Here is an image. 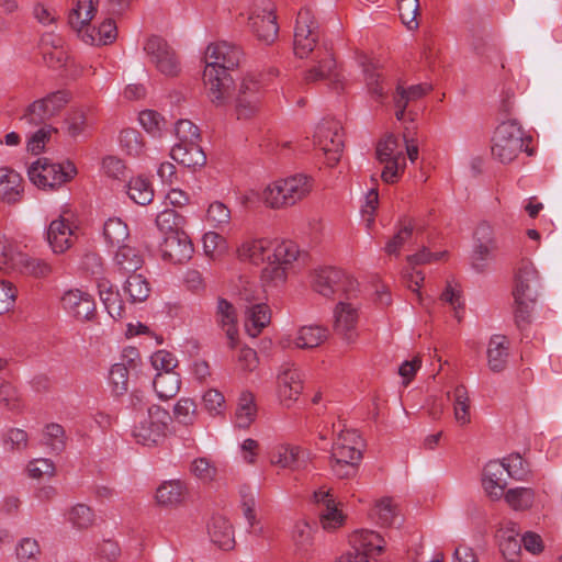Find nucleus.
Wrapping results in <instances>:
<instances>
[{
    "label": "nucleus",
    "instance_id": "e433bc0d",
    "mask_svg": "<svg viewBox=\"0 0 562 562\" xmlns=\"http://www.w3.org/2000/svg\"><path fill=\"white\" fill-rule=\"evenodd\" d=\"M16 260L18 265L15 266V273L44 278L52 272L49 263L38 258H32L24 252H21Z\"/></svg>",
    "mask_w": 562,
    "mask_h": 562
},
{
    "label": "nucleus",
    "instance_id": "4468645a",
    "mask_svg": "<svg viewBox=\"0 0 562 562\" xmlns=\"http://www.w3.org/2000/svg\"><path fill=\"white\" fill-rule=\"evenodd\" d=\"M144 50L149 56L150 61L156 66L157 70L162 75L176 77L180 74V61L175 50L162 37L156 35L150 36L144 45Z\"/></svg>",
    "mask_w": 562,
    "mask_h": 562
},
{
    "label": "nucleus",
    "instance_id": "393cba45",
    "mask_svg": "<svg viewBox=\"0 0 562 562\" xmlns=\"http://www.w3.org/2000/svg\"><path fill=\"white\" fill-rule=\"evenodd\" d=\"M82 41L87 44H110L117 35L115 22L111 19L104 20L98 29L90 27L89 22L81 30H76Z\"/></svg>",
    "mask_w": 562,
    "mask_h": 562
},
{
    "label": "nucleus",
    "instance_id": "7c9ffc66",
    "mask_svg": "<svg viewBox=\"0 0 562 562\" xmlns=\"http://www.w3.org/2000/svg\"><path fill=\"white\" fill-rule=\"evenodd\" d=\"M271 463L284 469L299 470L306 463L304 451L299 446H280L273 451Z\"/></svg>",
    "mask_w": 562,
    "mask_h": 562
},
{
    "label": "nucleus",
    "instance_id": "49530a36",
    "mask_svg": "<svg viewBox=\"0 0 562 562\" xmlns=\"http://www.w3.org/2000/svg\"><path fill=\"white\" fill-rule=\"evenodd\" d=\"M504 498L514 510H527L535 502V492L529 487L509 488Z\"/></svg>",
    "mask_w": 562,
    "mask_h": 562
},
{
    "label": "nucleus",
    "instance_id": "a211bd4d",
    "mask_svg": "<svg viewBox=\"0 0 562 562\" xmlns=\"http://www.w3.org/2000/svg\"><path fill=\"white\" fill-rule=\"evenodd\" d=\"M313 501L318 508L319 521L325 530H334L342 525L345 516L337 508L330 491L323 487L315 491Z\"/></svg>",
    "mask_w": 562,
    "mask_h": 562
},
{
    "label": "nucleus",
    "instance_id": "864d4df0",
    "mask_svg": "<svg viewBox=\"0 0 562 562\" xmlns=\"http://www.w3.org/2000/svg\"><path fill=\"white\" fill-rule=\"evenodd\" d=\"M415 226L412 221H403L398 232L390 239L384 248L389 255H398L401 247L412 237Z\"/></svg>",
    "mask_w": 562,
    "mask_h": 562
},
{
    "label": "nucleus",
    "instance_id": "473e14b6",
    "mask_svg": "<svg viewBox=\"0 0 562 562\" xmlns=\"http://www.w3.org/2000/svg\"><path fill=\"white\" fill-rule=\"evenodd\" d=\"M246 329L252 337L259 335L263 327L270 323V308L265 303H256L246 307Z\"/></svg>",
    "mask_w": 562,
    "mask_h": 562
},
{
    "label": "nucleus",
    "instance_id": "338daca9",
    "mask_svg": "<svg viewBox=\"0 0 562 562\" xmlns=\"http://www.w3.org/2000/svg\"><path fill=\"white\" fill-rule=\"evenodd\" d=\"M45 443L55 452H61L65 449V430L58 424H49L44 432Z\"/></svg>",
    "mask_w": 562,
    "mask_h": 562
},
{
    "label": "nucleus",
    "instance_id": "f03ea898",
    "mask_svg": "<svg viewBox=\"0 0 562 562\" xmlns=\"http://www.w3.org/2000/svg\"><path fill=\"white\" fill-rule=\"evenodd\" d=\"M238 256L241 260L259 265L267 261L261 271V281L265 285L278 286L286 279L289 266L299 256L297 246L292 241L273 244L266 238L249 239L238 248Z\"/></svg>",
    "mask_w": 562,
    "mask_h": 562
},
{
    "label": "nucleus",
    "instance_id": "423d86ee",
    "mask_svg": "<svg viewBox=\"0 0 562 562\" xmlns=\"http://www.w3.org/2000/svg\"><path fill=\"white\" fill-rule=\"evenodd\" d=\"M359 436L355 430L341 431L334 442L330 456V468L339 479L356 475L362 453L358 448Z\"/></svg>",
    "mask_w": 562,
    "mask_h": 562
},
{
    "label": "nucleus",
    "instance_id": "dca6fc26",
    "mask_svg": "<svg viewBox=\"0 0 562 562\" xmlns=\"http://www.w3.org/2000/svg\"><path fill=\"white\" fill-rule=\"evenodd\" d=\"M303 390V379L294 363L286 362L281 366L278 373V393L282 404L290 407Z\"/></svg>",
    "mask_w": 562,
    "mask_h": 562
},
{
    "label": "nucleus",
    "instance_id": "6ab92c4d",
    "mask_svg": "<svg viewBox=\"0 0 562 562\" xmlns=\"http://www.w3.org/2000/svg\"><path fill=\"white\" fill-rule=\"evenodd\" d=\"M64 308L79 321H90L95 314V303L89 293L80 290H69L63 297Z\"/></svg>",
    "mask_w": 562,
    "mask_h": 562
},
{
    "label": "nucleus",
    "instance_id": "0eeeda50",
    "mask_svg": "<svg viewBox=\"0 0 562 562\" xmlns=\"http://www.w3.org/2000/svg\"><path fill=\"white\" fill-rule=\"evenodd\" d=\"M530 140L515 121L503 122L494 133L492 155L503 164L513 161L524 148L530 156L532 151L528 150V145L525 146Z\"/></svg>",
    "mask_w": 562,
    "mask_h": 562
},
{
    "label": "nucleus",
    "instance_id": "2eb2a0df",
    "mask_svg": "<svg viewBox=\"0 0 562 562\" xmlns=\"http://www.w3.org/2000/svg\"><path fill=\"white\" fill-rule=\"evenodd\" d=\"M496 249L497 245L492 226L485 222L479 224L473 234L472 268L477 272H483Z\"/></svg>",
    "mask_w": 562,
    "mask_h": 562
},
{
    "label": "nucleus",
    "instance_id": "3c124183",
    "mask_svg": "<svg viewBox=\"0 0 562 562\" xmlns=\"http://www.w3.org/2000/svg\"><path fill=\"white\" fill-rule=\"evenodd\" d=\"M21 255L9 240L0 238V271L13 273L18 265V256Z\"/></svg>",
    "mask_w": 562,
    "mask_h": 562
},
{
    "label": "nucleus",
    "instance_id": "f8f14e48",
    "mask_svg": "<svg viewBox=\"0 0 562 562\" xmlns=\"http://www.w3.org/2000/svg\"><path fill=\"white\" fill-rule=\"evenodd\" d=\"M315 144L324 151L327 165L334 167L339 160L344 148L342 127L334 119L323 120L314 134Z\"/></svg>",
    "mask_w": 562,
    "mask_h": 562
},
{
    "label": "nucleus",
    "instance_id": "b1692460",
    "mask_svg": "<svg viewBox=\"0 0 562 562\" xmlns=\"http://www.w3.org/2000/svg\"><path fill=\"white\" fill-rule=\"evenodd\" d=\"M211 541L222 550H232L235 546L233 526L227 518L216 515L207 525Z\"/></svg>",
    "mask_w": 562,
    "mask_h": 562
},
{
    "label": "nucleus",
    "instance_id": "4c0bfd02",
    "mask_svg": "<svg viewBox=\"0 0 562 562\" xmlns=\"http://www.w3.org/2000/svg\"><path fill=\"white\" fill-rule=\"evenodd\" d=\"M124 292L132 303L144 302L150 293V284L143 273L128 274L124 283Z\"/></svg>",
    "mask_w": 562,
    "mask_h": 562
},
{
    "label": "nucleus",
    "instance_id": "bf43d9fd",
    "mask_svg": "<svg viewBox=\"0 0 562 562\" xmlns=\"http://www.w3.org/2000/svg\"><path fill=\"white\" fill-rule=\"evenodd\" d=\"M16 558L20 562H38L41 548L33 538H23L16 546Z\"/></svg>",
    "mask_w": 562,
    "mask_h": 562
},
{
    "label": "nucleus",
    "instance_id": "09e8293b",
    "mask_svg": "<svg viewBox=\"0 0 562 562\" xmlns=\"http://www.w3.org/2000/svg\"><path fill=\"white\" fill-rule=\"evenodd\" d=\"M454 418L461 425L470 423V398L464 385H458L453 391Z\"/></svg>",
    "mask_w": 562,
    "mask_h": 562
},
{
    "label": "nucleus",
    "instance_id": "c85d7f7f",
    "mask_svg": "<svg viewBox=\"0 0 562 562\" xmlns=\"http://www.w3.org/2000/svg\"><path fill=\"white\" fill-rule=\"evenodd\" d=\"M508 340L505 336L494 335L488 342L487 363L493 372H502L508 360Z\"/></svg>",
    "mask_w": 562,
    "mask_h": 562
},
{
    "label": "nucleus",
    "instance_id": "8fccbe9b",
    "mask_svg": "<svg viewBox=\"0 0 562 562\" xmlns=\"http://www.w3.org/2000/svg\"><path fill=\"white\" fill-rule=\"evenodd\" d=\"M502 462L507 474L514 480H526L530 473L528 463L519 453L510 454L507 458H504Z\"/></svg>",
    "mask_w": 562,
    "mask_h": 562
},
{
    "label": "nucleus",
    "instance_id": "c03bdc74",
    "mask_svg": "<svg viewBox=\"0 0 562 562\" xmlns=\"http://www.w3.org/2000/svg\"><path fill=\"white\" fill-rule=\"evenodd\" d=\"M398 138L393 135H386L376 146V158L381 164H390V160H405L403 151L398 150Z\"/></svg>",
    "mask_w": 562,
    "mask_h": 562
},
{
    "label": "nucleus",
    "instance_id": "412c9836",
    "mask_svg": "<svg viewBox=\"0 0 562 562\" xmlns=\"http://www.w3.org/2000/svg\"><path fill=\"white\" fill-rule=\"evenodd\" d=\"M47 241L55 254H63L75 241V231L64 217L50 222L46 232Z\"/></svg>",
    "mask_w": 562,
    "mask_h": 562
},
{
    "label": "nucleus",
    "instance_id": "680f3d73",
    "mask_svg": "<svg viewBox=\"0 0 562 562\" xmlns=\"http://www.w3.org/2000/svg\"><path fill=\"white\" fill-rule=\"evenodd\" d=\"M3 446L10 451H22L27 447L29 436L20 428H10L2 436Z\"/></svg>",
    "mask_w": 562,
    "mask_h": 562
},
{
    "label": "nucleus",
    "instance_id": "a19ab883",
    "mask_svg": "<svg viewBox=\"0 0 562 562\" xmlns=\"http://www.w3.org/2000/svg\"><path fill=\"white\" fill-rule=\"evenodd\" d=\"M186 224V217L171 209L164 210L156 217V225L165 236L184 232Z\"/></svg>",
    "mask_w": 562,
    "mask_h": 562
},
{
    "label": "nucleus",
    "instance_id": "f704fd0d",
    "mask_svg": "<svg viewBox=\"0 0 562 562\" xmlns=\"http://www.w3.org/2000/svg\"><path fill=\"white\" fill-rule=\"evenodd\" d=\"M180 376L176 372H158L153 382V386L161 400L175 397L180 390Z\"/></svg>",
    "mask_w": 562,
    "mask_h": 562
},
{
    "label": "nucleus",
    "instance_id": "aec40b11",
    "mask_svg": "<svg viewBox=\"0 0 562 562\" xmlns=\"http://www.w3.org/2000/svg\"><path fill=\"white\" fill-rule=\"evenodd\" d=\"M519 531L520 529L516 522L506 521L496 533L499 551L508 562H516L520 557L521 539H518Z\"/></svg>",
    "mask_w": 562,
    "mask_h": 562
},
{
    "label": "nucleus",
    "instance_id": "f3484780",
    "mask_svg": "<svg viewBox=\"0 0 562 562\" xmlns=\"http://www.w3.org/2000/svg\"><path fill=\"white\" fill-rule=\"evenodd\" d=\"M193 245L186 232L165 236L160 244L161 258L171 263H183L193 254Z\"/></svg>",
    "mask_w": 562,
    "mask_h": 562
},
{
    "label": "nucleus",
    "instance_id": "72a5a7b5",
    "mask_svg": "<svg viewBox=\"0 0 562 562\" xmlns=\"http://www.w3.org/2000/svg\"><path fill=\"white\" fill-rule=\"evenodd\" d=\"M328 337V330L322 326H302L295 337L294 344L300 349L318 347Z\"/></svg>",
    "mask_w": 562,
    "mask_h": 562
},
{
    "label": "nucleus",
    "instance_id": "0e129e2a",
    "mask_svg": "<svg viewBox=\"0 0 562 562\" xmlns=\"http://www.w3.org/2000/svg\"><path fill=\"white\" fill-rule=\"evenodd\" d=\"M67 133L71 137H77L82 134L90 125L87 112L83 110H74L66 119Z\"/></svg>",
    "mask_w": 562,
    "mask_h": 562
},
{
    "label": "nucleus",
    "instance_id": "13d9d810",
    "mask_svg": "<svg viewBox=\"0 0 562 562\" xmlns=\"http://www.w3.org/2000/svg\"><path fill=\"white\" fill-rule=\"evenodd\" d=\"M173 415L178 423L183 425L193 424L196 416V405L188 397L180 398L173 408Z\"/></svg>",
    "mask_w": 562,
    "mask_h": 562
},
{
    "label": "nucleus",
    "instance_id": "9b49d317",
    "mask_svg": "<svg viewBox=\"0 0 562 562\" xmlns=\"http://www.w3.org/2000/svg\"><path fill=\"white\" fill-rule=\"evenodd\" d=\"M351 550L341 555L338 562H375V557L384 550L381 536L372 530H359L350 537Z\"/></svg>",
    "mask_w": 562,
    "mask_h": 562
},
{
    "label": "nucleus",
    "instance_id": "5701e85b",
    "mask_svg": "<svg viewBox=\"0 0 562 562\" xmlns=\"http://www.w3.org/2000/svg\"><path fill=\"white\" fill-rule=\"evenodd\" d=\"M334 318L335 333L345 340L352 341L358 321L357 310L350 303L340 301L335 308Z\"/></svg>",
    "mask_w": 562,
    "mask_h": 562
},
{
    "label": "nucleus",
    "instance_id": "774afa93",
    "mask_svg": "<svg viewBox=\"0 0 562 562\" xmlns=\"http://www.w3.org/2000/svg\"><path fill=\"white\" fill-rule=\"evenodd\" d=\"M57 132L52 125H44L37 130L27 140V150L34 155H38L49 140L52 134Z\"/></svg>",
    "mask_w": 562,
    "mask_h": 562
},
{
    "label": "nucleus",
    "instance_id": "58836bf2",
    "mask_svg": "<svg viewBox=\"0 0 562 562\" xmlns=\"http://www.w3.org/2000/svg\"><path fill=\"white\" fill-rule=\"evenodd\" d=\"M128 236L127 225L119 217H111L103 225V237L112 247H123Z\"/></svg>",
    "mask_w": 562,
    "mask_h": 562
},
{
    "label": "nucleus",
    "instance_id": "e2e57ef3",
    "mask_svg": "<svg viewBox=\"0 0 562 562\" xmlns=\"http://www.w3.org/2000/svg\"><path fill=\"white\" fill-rule=\"evenodd\" d=\"M121 147L132 156H136L142 151L143 143L138 131L134 128H125L120 134Z\"/></svg>",
    "mask_w": 562,
    "mask_h": 562
},
{
    "label": "nucleus",
    "instance_id": "ea45409f",
    "mask_svg": "<svg viewBox=\"0 0 562 562\" xmlns=\"http://www.w3.org/2000/svg\"><path fill=\"white\" fill-rule=\"evenodd\" d=\"M114 259L119 269L123 273L130 274L138 273L137 271L142 268L144 262L140 254L127 245H124L117 249Z\"/></svg>",
    "mask_w": 562,
    "mask_h": 562
},
{
    "label": "nucleus",
    "instance_id": "603ef678",
    "mask_svg": "<svg viewBox=\"0 0 562 562\" xmlns=\"http://www.w3.org/2000/svg\"><path fill=\"white\" fill-rule=\"evenodd\" d=\"M69 521L78 529H87L94 522V513L86 504L75 505L68 515Z\"/></svg>",
    "mask_w": 562,
    "mask_h": 562
},
{
    "label": "nucleus",
    "instance_id": "9d476101",
    "mask_svg": "<svg viewBox=\"0 0 562 562\" xmlns=\"http://www.w3.org/2000/svg\"><path fill=\"white\" fill-rule=\"evenodd\" d=\"M276 8L271 0H255L248 18V25L256 37L269 45L279 34V24L274 13Z\"/></svg>",
    "mask_w": 562,
    "mask_h": 562
},
{
    "label": "nucleus",
    "instance_id": "79ce46f5",
    "mask_svg": "<svg viewBox=\"0 0 562 562\" xmlns=\"http://www.w3.org/2000/svg\"><path fill=\"white\" fill-rule=\"evenodd\" d=\"M257 407L255 396L250 392L241 393L236 409V426L247 429L256 418Z\"/></svg>",
    "mask_w": 562,
    "mask_h": 562
},
{
    "label": "nucleus",
    "instance_id": "4d7b16f0",
    "mask_svg": "<svg viewBox=\"0 0 562 562\" xmlns=\"http://www.w3.org/2000/svg\"><path fill=\"white\" fill-rule=\"evenodd\" d=\"M398 11L402 22L408 30L418 27L419 0H398Z\"/></svg>",
    "mask_w": 562,
    "mask_h": 562
},
{
    "label": "nucleus",
    "instance_id": "a18cd8bd",
    "mask_svg": "<svg viewBox=\"0 0 562 562\" xmlns=\"http://www.w3.org/2000/svg\"><path fill=\"white\" fill-rule=\"evenodd\" d=\"M537 297H514V319L519 330H525L532 322V312Z\"/></svg>",
    "mask_w": 562,
    "mask_h": 562
},
{
    "label": "nucleus",
    "instance_id": "bb28decb",
    "mask_svg": "<svg viewBox=\"0 0 562 562\" xmlns=\"http://www.w3.org/2000/svg\"><path fill=\"white\" fill-rule=\"evenodd\" d=\"M97 288L100 300L109 315L113 319L122 318L124 314L123 301L120 293L114 290L112 283L105 278H98Z\"/></svg>",
    "mask_w": 562,
    "mask_h": 562
},
{
    "label": "nucleus",
    "instance_id": "f257e3e1",
    "mask_svg": "<svg viewBox=\"0 0 562 562\" xmlns=\"http://www.w3.org/2000/svg\"><path fill=\"white\" fill-rule=\"evenodd\" d=\"M318 23L310 8L299 11L294 29L293 50L300 58L307 57L315 48L316 66L305 72L304 80L311 83L317 80L329 79L335 89L341 82L336 71V61L327 47L316 46L318 42Z\"/></svg>",
    "mask_w": 562,
    "mask_h": 562
},
{
    "label": "nucleus",
    "instance_id": "5fc2aeb1",
    "mask_svg": "<svg viewBox=\"0 0 562 562\" xmlns=\"http://www.w3.org/2000/svg\"><path fill=\"white\" fill-rule=\"evenodd\" d=\"M113 393L122 395L127 391L128 386V368L125 362L112 366L109 374Z\"/></svg>",
    "mask_w": 562,
    "mask_h": 562
},
{
    "label": "nucleus",
    "instance_id": "20e7f679",
    "mask_svg": "<svg viewBox=\"0 0 562 562\" xmlns=\"http://www.w3.org/2000/svg\"><path fill=\"white\" fill-rule=\"evenodd\" d=\"M313 187V179L306 175L297 173L269 184L261 199L272 209L291 206L308 195Z\"/></svg>",
    "mask_w": 562,
    "mask_h": 562
},
{
    "label": "nucleus",
    "instance_id": "39448f33",
    "mask_svg": "<svg viewBox=\"0 0 562 562\" xmlns=\"http://www.w3.org/2000/svg\"><path fill=\"white\" fill-rule=\"evenodd\" d=\"M171 416L159 405H150L146 412L135 415L132 436L135 441L146 447L158 445L167 435Z\"/></svg>",
    "mask_w": 562,
    "mask_h": 562
},
{
    "label": "nucleus",
    "instance_id": "c756f323",
    "mask_svg": "<svg viewBox=\"0 0 562 562\" xmlns=\"http://www.w3.org/2000/svg\"><path fill=\"white\" fill-rule=\"evenodd\" d=\"M187 487L180 480H170L161 483L156 491L159 505L173 507L181 504L186 497Z\"/></svg>",
    "mask_w": 562,
    "mask_h": 562
},
{
    "label": "nucleus",
    "instance_id": "052dcab7",
    "mask_svg": "<svg viewBox=\"0 0 562 562\" xmlns=\"http://www.w3.org/2000/svg\"><path fill=\"white\" fill-rule=\"evenodd\" d=\"M140 125L151 135L160 136L166 125L165 119L156 111L145 110L139 113Z\"/></svg>",
    "mask_w": 562,
    "mask_h": 562
},
{
    "label": "nucleus",
    "instance_id": "de8ad7c7",
    "mask_svg": "<svg viewBox=\"0 0 562 562\" xmlns=\"http://www.w3.org/2000/svg\"><path fill=\"white\" fill-rule=\"evenodd\" d=\"M127 193L130 198L139 205L149 204L154 198V190L150 183L142 177L132 179L128 182Z\"/></svg>",
    "mask_w": 562,
    "mask_h": 562
},
{
    "label": "nucleus",
    "instance_id": "37998d69",
    "mask_svg": "<svg viewBox=\"0 0 562 562\" xmlns=\"http://www.w3.org/2000/svg\"><path fill=\"white\" fill-rule=\"evenodd\" d=\"M52 117L54 116L47 109L46 103L38 99L26 106V109L20 117V121L31 126H44L47 125L46 122L49 121Z\"/></svg>",
    "mask_w": 562,
    "mask_h": 562
},
{
    "label": "nucleus",
    "instance_id": "1a4fd4ad",
    "mask_svg": "<svg viewBox=\"0 0 562 562\" xmlns=\"http://www.w3.org/2000/svg\"><path fill=\"white\" fill-rule=\"evenodd\" d=\"M27 173L36 187L53 190L69 181L76 168L70 161L56 164L48 158H40L30 166Z\"/></svg>",
    "mask_w": 562,
    "mask_h": 562
},
{
    "label": "nucleus",
    "instance_id": "4be33fe9",
    "mask_svg": "<svg viewBox=\"0 0 562 562\" xmlns=\"http://www.w3.org/2000/svg\"><path fill=\"white\" fill-rule=\"evenodd\" d=\"M538 271L529 261H522L516 272L513 296L517 299L538 297Z\"/></svg>",
    "mask_w": 562,
    "mask_h": 562
},
{
    "label": "nucleus",
    "instance_id": "7ed1b4c3",
    "mask_svg": "<svg viewBox=\"0 0 562 562\" xmlns=\"http://www.w3.org/2000/svg\"><path fill=\"white\" fill-rule=\"evenodd\" d=\"M241 57V49L227 42L207 46L203 80L207 95L215 106H224L231 100L234 79L229 70L238 67Z\"/></svg>",
    "mask_w": 562,
    "mask_h": 562
},
{
    "label": "nucleus",
    "instance_id": "cd10ccee",
    "mask_svg": "<svg viewBox=\"0 0 562 562\" xmlns=\"http://www.w3.org/2000/svg\"><path fill=\"white\" fill-rule=\"evenodd\" d=\"M22 191L21 176L10 168H0V199L15 203L20 201Z\"/></svg>",
    "mask_w": 562,
    "mask_h": 562
},
{
    "label": "nucleus",
    "instance_id": "69168bd1",
    "mask_svg": "<svg viewBox=\"0 0 562 562\" xmlns=\"http://www.w3.org/2000/svg\"><path fill=\"white\" fill-rule=\"evenodd\" d=\"M313 527L305 520L297 521L292 531V539L300 550H306L313 542Z\"/></svg>",
    "mask_w": 562,
    "mask_h": 562
},
{
    "label": "nucleus",
    "instance_id": "6e6552de",
    "mask_svg": "<svg viewBox=\"0 0 562 562\" xmlns=\"http://www.w3.org/2000/svg\"><path fill=\"white\" fill-rule=\"evenodd\" d=\"M313 289L325 297L345 295L350 299L358 291V282L344 271L325 267L315 271L313 276Z\"/></svg>",
    "mask_w": 562,
    "mask_h": 562
},
{
    "label": "nucleus",
    "instance_id": "6e6d98bb",
    "mask_svg": "<svg viewBox=\"0 0 562 562\" xmlns=\"http://www.w3.org/2000/svg\"><path fill=\"white\" fill-rule=\"evenodd\" d=\"M470 45L473 52L481 58L491 59L493 54L497 52V47L493 38L488 35L474 33L471 36Z\"/></svg>",
    "mask_w": 562,
    "mask_h": 562
},
{
    "label": "nucleus",
    "instance_id": "ddd939ff",
    "mask_svg": "<svg viewBox=\"0 0 562 562\" xmlns=\"http://www.w3.org/2000/svg\"><path fill=\"white\" fill-rule=\"evenodd\" d=\"M265 80L255 75H247L238 89L235 99V111L238 120L250 119L259 109Z\"/></svg>",
    "mask_w": 562,
    "mask_h": 562
},
{
    "label": "nucleus",
    "instance_id": "2f4dec72",
    "mask_svg": "<svg viewBox=\"0 0 562 562\" xmlns=\"http://www.w3.org/2000/svg\"><path fill=\"white\" fill-rule=\"evenodd\" d=\"M258 493V491L249 485H243L239 490L244 517L249 526L248 531L255 536H261L263 532V528L257 526L258 521L255 513Z\"/></svg>",
    "mask_w": 562,
    "mask_h": 562
},
{
    "label": "nucleus",
    "instance_id": "a878e982",
    "mask_svg": "<svg viewBox=\"0 0 562 562\" xmlns=\"http://www.w3.org/2000/svg\"><path fill=\"white\" fill-rule=\"evenodd\" d=\"M171 158L188 168L202 167L206 155L198 143L176 144L170 151Z\"/></svg>",
    "mask_w": 562,
    "mask_h": 562
},
{
    "label": "nucleus",
    "instance_id": "c9c22d12",
    "mask_svg": "<svg viewBox=\"0 0 562 562\" xmlns=\"http://www.w3.org/2000/svg\"><path fill=\"white\" fill-rule=\"evenodd\" d=\"M98 0H77L76 5L68 15V23L72 30H81L90 22L97 11Z\"/></svg>",
    "mask_w": 562,
    "mask_h": 562
}]
</instances>
